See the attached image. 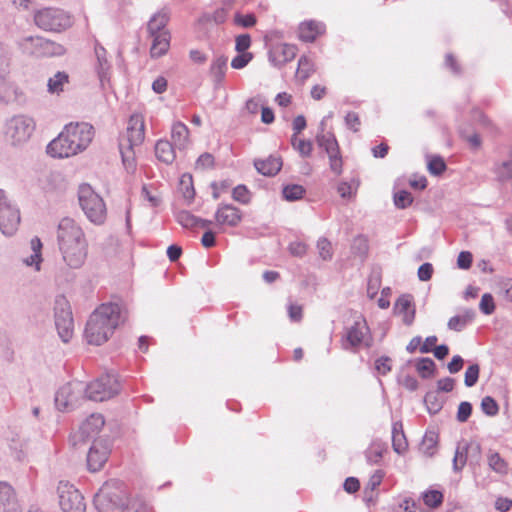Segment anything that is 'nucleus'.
I'll return each instance as SVG.
<instances>
[{"label": "nucleus", "mask_w": 512, "mask_h": 512, "mask_svg": "<svg viewBox=\"0 0 512 512\" xmlns=\"http://www.w3.org/2000/svg\"><path fill=\"white\" fill-rule=\"evenodd\" d=\"M59 249L87 241L82 228L71 218H63L58 225Z\"/></svg>", "instance_id": "4468645a"}, {"label": "nucleus", "mask_w": 512, "mask_h": 512, "mask_svg": "<svg viewBox=\"0 0 512 512\" xmlns=\"http://www.w3.org/2000/svg\"><path fill=\"white\" fill-rule=\"evenodd\" d=\"M395 313L402 315L403 323L410 326L415 318V308L410 295H401L394 305Z\"/></svg>", "instance_id": "b1692460"}, {"label": "nucleus", "mask_w": 512, "mask_h": 512, "mask_svg": "<svg viewBox=\"0 0 512 512\" xmlns=\"http://www.w3.org/2000/svg\"><path fill=\"white\" fill-rule=\"evenodd\" d=\"M25 42L29 44L30 53L36 57L60 56L65 53V48L61 44L40 36L28 37Z\"/></svg>", "instance_id": "f3484780"}, {"label": "nucleus", "mask_w": 512, "mask_h": 512, "mask_svg": "<svg viewBox=\"0 0 512 512\" xmlns=\"http://www.w3.org/2000/svg\"><path fill=\"white\" fill-rule=\"evenodd\" d=\"M488 466L494 472L505 475L508 472L507 462L500 456L498 452L490 451L487 457Z\"/></svg>", "instance_id": "ea45409f"}, {"label": "nucleus", "mask_w": 512, "mask_h": 512, "mask_svg": "<svg viewBox=\"0 0 512 512\" xmlns=\"http://www.w3.org/2000/svg\"><path fill=\"white\" fill-rule=\"evenodd\" d=\"M0 512H20L13 488L0 482Z\"/></svg>", "instance_id": "393cba45"}, {"label": "nucleus", "mask_w": 512, "mask_h": 512, "mask_svg": "<svg viewBox=\"0 0 512 512\" xmlns=\"http://www.w3.org/2000/svg\"><path fill=\"white\" fill-rule=\"evenodd\" d=\"M171 138L173 141V145L179 151H182L186 148L189 142V129L182 122H176L172 126Z\"/></svg>", "instance_id": "c85d7f7f"}, {"label": "nucleus", "mask_w": 512, "mask_h": 512, "mask_svg": "<svg viewBox=\"0 0 512 512\" xmlns=\"http://www.w3.org/2000/svg\"><path fill=\"white\" fill-rule=\"evenodd\" d=\"M231 61V66L234 69H242L253 59V54L250 52H239Z\"/></svg>", "instance_id": "6e6d98bb"}, {"label": "nucleus", "mask_w": 512, "mask_h": 512, "mask_svg": "<svg viewBox=\"0 0 512 512\" xmlns=\"http://www.w3.org/2000/svg\"><path fill=\"white\" fill-rule=\"evenodd\" d=\"M375 369L381 375L388 374L391 369V358L388 356H382L375 361Z\"/></svg>", "instance_id": "680f3d73"}, {"label": "nucleus", "mask_w": 512, "mask_h": 512, "mask_svg": "<svg viewBox=\"0 0 512 512\" xmlns=\"http://www.w3.org/2000/svg\"><path fill=\"white\" fill-rule=\"evenodd\" d=\"M31 250L33 251V254H31L28 258L24 260L25 264L27 266H33L35 265L36 270H40V263L42 261V242L40 238L33 237L30 241Z\"/></svg>", "instance_id": "72a5a7b5"}, {"label": "nucleus", "mask_w": 512, "mask_h": 512, "mask_svg": "<svg viewBox=\"0 0 512 512\" xmlns=\"http://www.w3.org/2000/svg\"><path fill=\"white\" fill-rule=\"evenodd\" d=\"M315 72L314 63L307 56L303 55L298 60L296 75L304 82Z\"/></svg>", "instance_id": "58836bf2"}, {"label": "nucleus", "mask_w": 512, "mask_h": 512, "mask_svg": "<svg viewBox=\"0 0 512 512\" xmlns=\"http://www.w3.org/2000/svg\"><path fill=\"white\" fill-rule=\"evenodd\" d=\"M416 370L422 378L427 379L434 376L436 364L431 358H420L416 363Z\"/></svg>", "instance_id": "a19ab883"}, {"label": "nucleus", "mask_w": 512, "mask_h": 512, "mask_svg": "<svg viewBox=\"0 0 512 512\" xmlns=\"http://www.w3.org/2000/svg\"><path fill=\"white\" fill-rule=\"evenodd\" d=\"M123 508L124 512H151L148 505L138 499L129 501Z\"/></svg>", "instance_id": "bf43d9fd"}, {"label": "nucleus", "mask_w": 512, "mask_h": 512, "mask_svg": "<svg viewBox=\"0 0 512 512\" xmlns=\"http://www.w3.org/2000/svg\"><path fill=\"white\" fill-rule=\"evenodd\" d=\"M323 32L324 25L314 20L301 23L298 29L299 38L304 42H313Z\"/></svg>", "instance_id": "bb28decb"}, {"label": "nucleus", "mask_w": 512, "mask_h": 512, "mask_svg": "<svg viewBox=\"0 0 512 512\" xmlns=\"http://www.w3.org/2000/svg\"><path fill=\"white\" fill-rule=\"evenodd\" d=\"M19 224V210L9 203L5 191L0 189V231L6 236H12Z\"/></svg>", "instance_id": "ddd939ff"}, {"label": "nucleus", "mask_w": 512, "mask_h": 512, "mask_svg": "<svg viewBox=\"0 0 512 512\" xmlns=\"http://www.w3.org/2000/svg\"><path fill=\"white\" fill-rule=\"evenodd\" d=\"M125 319V312L119 304H101L90 315L86 323L84 336L87 342L92 345H102Z\"/></svg>", "instance_id": "f257e3e1"}, {"label": "nucleus", "mask_w": 512, "mask_h": 512, "mask_svg": "<svg viewBox=\"0 0 512 512\" xmlns=\"http://www.w3.org/2000/svg\"><path fill=\"white\" fill-rule=\"evenodd\" d=\"M214 165V157L210 153L201 154L196 161V168L207 169Z\"/></svg>", "instance_id": "774afa93"}, {"label": "nucleus", "mask_w": 512, "mask_h": 512, "mask_svg": "<svg viewBox=\"0 0 512 512\" xmlns=\"http://www.w3.org/2000/svg\"><path fill=\"white\" fill-rule=\"evenodd\" d=\"M234 23L238 26L249 28L256 24V17L254 14L243 15L241 13H236L234 16Z\"/></svg>", "instance_id": "13d9d810"}, {"label": "nucleus", "mask_w": 512, "mask_h": 512, "mask_svg": "<svg viewBox=\"0 0 512 512\" xmlns=\"http://www.w3.org/2000/svg\"><path fill=\"white\" fill-rule=\"evenodd\" d=\"M251 45V37L249 34H240L236 37L235 49L237 52H246Z\"/></svg>", "instance_id": "69168bd1"}, {"label": "nucleus", "mask_w": 512, "mask_h": 512, "mask_svg": "<svg viewBox=\"0 0 512 512\" xmlns=\"http://www.w3.org/2000/svg\"><path fill=\"white\" fill-rule=\"evenodd\" d=\"M35 24L46 31L60 32L72 24L71 17L59 8H43L34 14Z\"/></svg>", "instance_id": "39448f33"}, {"label": "nucleus", "mask_w": 512, "mask_h": 512, "mask_svg": "<svg viewBox=\"0 0 512 512\" xmlns=\"http://www.w3.org/2000/svg\"><path fill=\"white\" fill-rule=\"evenodd\" d=\"M472 413V405L470 402L463 401L458 406L457 420L461 423L466 422Z\"/></svg>", "instance_id": "e2e57ef3"}, {"label": "nucleus", "mask_w": 512, "mask_h": 512, "mask_svg": "<svg viewBox=\"0 0 512 512\" xmlns=\"http://www.w3.org/2000/svg\"><path fill=\"white\" fill-rule=\"evenodd\" d=\"M481 410L487 416L493 417L498 414L499 406L491 396H485L481 401Z\"/></svg>", "instance_id": "09e8293b"}, {"label": "nucleus", "mask_w": 512, "mask_h": 512, "mask_svg": "<svg viewBox=\"0 0 512 512\" xmlns=\"http://www.w3.org/2000/svg\"><path fill=\"white\" fill-rule=\"evenodd\" d=\"M384 447L380 443H373L365 452L370 464H377L383 457Z\"/></svg>", "instance_id": "de8ad7c7"}, {"label": "nucleus", "mask_w": 512, "mask_h": 512, "mask_svg": "<svg viewBox=\"0 0 512 512\" xmlns=\"http://www.w3.org/2000/svg\"><path fill=\"white\" fill-rule=\"evenodd\" d=\"M55 326L59 337L64 343L69 342L73 335V317L69 302L64 296H59L55 300Z\"/></svg>", "instance_id": "9b49d317"}, {"label": "nucleus", "mask_w": 512, "mask_h": 512, "mask_svg": "<svg viewBox=\"0 0 512 512\" xmlns=\"http://www.w3.org/2000/svg\"><path fill=\"white\" fill-rule=\"evenodd\" d=\"M94 505L99 512H116L125 505L124 492L113 482H106L94 496Z\"/></svg>", "instance_id": "423d86ee"}, {"label": "nucleus", "mask_w": 512, "mask_h": 512, "mask_svg": "<svg viewBox=\"0 0 512 512\" xmlns=\"http://www.w3.org/2000/svg\"><path fill=\"white\" fill-rule=\"evenodd\" d=\"M144 137V120L141 115L134 114L128 121L126 133L119 140L122 162L128 172H134L136 168L134 148L143 143Z\"/></svg>", "instance_id": "7ed1b4c3"}, {"label": "nucleus", "mask_w": 512, "mask_h": 512, "mask_svg": "<svg viewBox=\"0 0 512 512\" xmlns=\"http://www.w3.org/2000/svg\"><path fill=\"white\" fill-rule=\"evenodd\" d=\"M35 128L32 118L19 115L12 117L6 124V137L13 145L26 142Z\"/></svg>", "instance_id": "f8f14e48"}, {"label": "nucleus", "mask_w": 512, "mask_h": 512, "mask_svg": "<svg viewBox=\"0 0 512 512\" xmlns=\"http://www.w3.org/2000/svg\"><path fill=\"white\" fill-rule=\"evenodd\" d=\"M152 38V45L150 48V55L153 58L163 56L169 49L170 46V34L169 32H161Z\"/></svg>", "instance_id": "7c9ffc66"}, {"label": "nucleus", "mask_w": 512, "mask_h": 512, "mask_svg": "<svg viewBox=\"0 0 512 512\" xmlns=\"http://www.w3.org/2000/svg\"><path fill=\"white\" fill-rule=\"evenodd\" d=\"M446 168V163L440 156H433L428 162V170L432 175L439 176Z\"/></svg>", "instance_id": "3c124183"}, {"label": "nucleus", "mask_w": 512, "mask_h": 512, "mask_svg": "<svg viewBox=\"0 0 512 512\" xmlns=\"http://www.w3.org/2000/svg\"><path fill=\"white\" fill-rule=\"evenodd\" d=\"M282 194L287 201H296L303 197L305 189L298 184H290L283 187Z\"/></svg>", "instance_id": "37998d69"}, {"label": "nucleus", "mask_w": 512, "mask_h": 512, "mask_svg": "<svg viewBox=\"0 0 512 512\" xmlns=\"http://www.w3.org/2000/svg\"><path fill=\"white\" fill-rule=\"evenodd\" d=\"M215 221L220 226L236 227L242 221V212L231 204H219Z\"/></svg>", "instance_id": "412c9836"}, {"label": "nucleus", "mask_w": 512, "mask_h": 512, "mask_svg": "<svg viewBox=\"0 0 512 512\" xmlns=\"http://www.w3.org/2000/svg\"><path fill=\"white\" fill-rule=\"evenodd\" d=\"M95 55L97 58L98 76H99L100 80L103 81L107 75V71L109 69V63L107 60V52H106L105 48L98 43L95 45Z\"/></svg>", "instance_id": "c9c22d12"}, {"label": "nucleus", "mask_w": 512, "mask_h": 512, "mask_svg": "<svg viewBox=\"0 0 512 512\" xmlns=\"http://www.w3.org/2000/svg\"><path fill=\"white\" fill-rule=\"evenodd\" d=\"M480 367L478 364H472L467 367L464 383L467 387H473L479 379Z\"/></svg>", "instance_id": "864d4df0"}, {"label": "nucleus", "mask_w": 512, "mask_h": 512, "mask_svg": "<svg viewBox=\"0 0 512 512\" xmlns=\"http://www.w3.org/2000/svg\"><path fill=\"white\" fill-rule=\"evenodd\" d=\"M180 190L182 195L188 201H191L195 196V190L193 187L192 176L190 174L182 175L180 179Z\"/></svg>", "instance_id": "a18cd8bd"}, {"label": "nucleus", "mask_w": 512, "mask_h": 512, "mask_svg": "<svg viewBox=\"0 0 512 512\" xmlns=\"http://www.w3.org/2000/svg\"><path fill=\"white\" fill-rule=\"evenodd\" d=\"M120 391V384L114 375L106 374L88 385H85V396L87 399L102 402L117 395Z\"/></svg>", "instance_id": "0eeeda50"}, {"label": "nucleus", "mask_w": 512, "mask_h": 512, "mask_svg": "<svg viewBox=\"0 0 512 512\" xmlns=\"http://www.w3.org/2000/svg\"><path fill=\"white\" fill-rule=\"evenodd\" d=\"M292 146L300 153L303 157H308L312 153V143L310 141L297 139L294 135L291 139Z\"/></svg>", "instance_id": "603ef678"}, {"label": "nucleus", "mask_w": 512, "mask_h": 512, "mask_svg": "<svg viewBox=\"0 0 512 512\" xmlns=\"http://www.w3.org/2000/svg\"><path fill=\"white\" fill-rule=\"evenodd\" d=\"M381 284V278L379 274H372L369 277L368 285H367V293L368 295L373 298L380 287Z\"/></svg>", "instance_id": "0e129e2a"}, {"label": "nucleus", "mask_w": 512, "mask_h": 512, "mask_svg": "<svg viewBox=\"0 0 512 512\" xmlns=\"http://www.w3.org/2000/svg\"><path fill=\"white\" fill-rule=\"evenodd\" d=\"M392 447L398 454H403L408 448V442L401 422H394L392 426Z\"/></svg>", "instance_id": "2f4dec72"}, {"label": "nucleus", "mask_w": 512, "mask_h": 512, "mask_svg": "<svg viewBox=\"0 0 512 512\" xmlns=\"http://www.w3.org/2000/svg\"><path fill=\"white\" fill-rule=\"evenodd\" d=\"M317 249L319 251V256L323 260L327 261V260L332 259V256H333L332 245H331V242L327 238L323 237L317 241Z\"/></svg>", "instance_id": "5fc2aeb1"}, {"label": "nucleus", "mask_w": 512, "mask_h": 512, "mask_svg": "<svg viewBox=\"0 0 512 512\" xmlns=\"http://www.w3.org/2000/svg\"><path fill=\"white\" fill-rule=\"evenodd\" d=\"M110 454V446L104 439L94 440L87 454V467L91 472L100 471Z\"/></svg>", "instance_id": "a211bd4d"}, {"label": "nucleus", "mask_w": 512, "mask_h": 512, "mask_svg": "<svg viewBox=\"0 0 512 512\" xmlns=\"http://www.w3.org/2000/svg\"><path fill=\"white\" fill-rule=\"evenodd\" d=\"M316 142L322 148L329 158V166L333 173L340 175L342 173V156L335 135L332 132H324V122H321V132L316 136Z\"/></svg>", "instance_id": "9d476101"}, {"label": "nucleus", "mask_w": 512, "mask_h": 512, "mask_svg": "<svg viewBox=\"0 0 512 512\" xmlns=\"http://www.w3.org/2000/svg\"><path fill=\"white\" fill-rule=\"evenodd\" d=\"M370 329L363 317L357 320L347 328L345 335L341 339V347L344 350L356 351L369 335Z\"/></svg>", "instance_id": "2eb2a0df"}, {"label": "nucleus", "mask_w": 512, "mask_h": 512, "mask_svg": "<svg viewBox=\"0 0 512 512\" xmlns=\"http://www.w3.org/2000/svg\"><path fill=\"white\" fill-rule=\"evenodd\" d=\"M169 21V13L162 9L154 14L147 24L149 36H155L161 32H168L165 27Z\"/></svg>", "instance_id": "c756f323"}, {"label": "nucleus", "mask_w": 512, "mask_h": 512, "mask_svg": "<svg viewBox=\"0 0 512 512\" xmlns=\"http://www.w3.org/2000/svg\"><path fill=\"white\" fill-rule=\"evenodd\" d=\"M156 158L165 163L172 164L176 158V148L168 140H158L155 144Z\"/></svg>", "instance_id": "cd10ccee"}, {"label": "nucleus", "mask_w": 512, "mask_h": 512, "mask_svg": "<svg viewBox=\"0 0 512 512\" xmlns=\"http://www.w3.org/2000/svg\"><path fill=\"white\" fill-rule=\"evenodd\" d=\"M232 197L235 201L247 204L250 201L249 191L245 185H238L233 189Z\"/></svg>", "instance_id": "052dcab7"}, {"label": "nucleus", "mask_w": 512, "mask_h": 512, "mask_svg": "<svg viewBox=\"0 0 512 512\" xmlns=\"http://www.w3.org/2000/svg\"><path fill=\"white\" fill-rule=\"evenodd\" d=\"M438 438L437 432L433 430L427 431L421 441L420 450L428 456H433L436 452Z\"/></svg>", "instance_id": "f704fd0d"}, {"label": "nucleus", "mask_w": 512, "mask_h": 512, "mask_svg": "<svg viewBox=\"0 0 512 512\" xmlns=\"http://www.w3.org/2000/svg\"><path fill=\"white\" fill-rule=\"evenodd\" d=\"M69 82V75L66 72L59 71L53 77L49 78L47 87L52 94H59L64 90V85Z\"/></svg>", "instance_id": "e433bc0d"}, {"label": "nucleus", "mask_w": 512, "mask_h": 512, "mask_svg": "<svg viewBox=\"0 0 512 512\" xmlns=\"http://www.w3.org/2000/svg\"><path fill=\"white\" fill-rule=\"evenodd\" d=\"M475 312L467 310L462 315H456L449 319L448 328L457 332L462 331L474 319Z\"/></svg>", "instance_id": "473e14b6"}, {"label": "nucleus", "mask_w": 512, "mask_h": 512, "mask_svg": "<svg viewBox=\"0 0 512 512\" xmlns=\"http://www.w3.org/2000/svg\"><path fill=\"white\" fill-rule=\"evenodd\" d=\"M78 200L84 214L92 223H104L107 215L106 205L90 185L82 184L79 187Z\"/></svg>", "instance_id": "20e7f679"}, {"label": "nucleus", "mask_w": 512, "mask_h": 512, "mask_svg": "<svg viewBox=\"0 0 512 512\" xmlns=\"http://www.w3.org/2000/svg\"><path fill=\"white\" fill-rule=\"evenodd\" d=\"M105 424L101 414H91L80 426L79 430L70 436L73 446L86 442L98 434Z\"/></svg>", "instance_id": "dca6fc26"}, {"label": "nucleus", "mask_w": 512, "mask_h": 512, "mask_svg": "<svg viewBox=\"0 0 512 512\" xmlns=\"http://www.w3.org/2000/svg\"><path fill=\"white\" fill-rule=\"evenodd\" d=\"M345 124L352 131H354V132L359 131L361 122H360V118H359L358 114L355 112L347 113V115L345 116Z\"/></svg>", "instance_id": "338daca9"}, {"label": "nucleus", "mask_w": 512, "mask_h": 512, "mask_svg": "<svg viewBox=\"0 0 512 512\" xmlns=\"http://www.w3.org/2000/svg\"><path fill=\"white\" fill-rule=\"evenodd\" d=\"M282 159L277 156H269L268 158L262 160V159H256L254 161V166L256 170L267 177L275 176L279 173V171L282 168Z\"/></svg>", "instance_id": "a878e982"}, {"label": "nucleus", "mask_w": 512, "mask_h": 512, "mask_svg": "<svg viewBox=\"0 0 512 512\" xmlns=\"http://www.w3.org/2000/svg\"><path fill=\"white\" fill-rule=\"evenodd\" d=\"M228 59L224 56L217 57L211 64L210 73L216 83L222 82L227 70Z\"/></svg>", "instance_id": "4c0bfd02"}, {"label": "nucleus", "mask_w": 512, "mask_h": 512, "mask_svg": "<svg viewBox=\"0 0 512 512\" xmlns=\"http://www.w3.org/2000/svg\"><path fill=\"white\" fill-rule=\"evenodd\" d=\"M58 502L63 512H86L83 495L73 484L60 481L57 485Z\"/></svg>", "instance_id": "6e6552de"}, {"label": "nucleus", "mask_w": 512, "mask_h": 512, "mask_svg": "<svg viewBox=\"0 0 512 512\" xmlns=\"http://www.w3.org/2000/svg\"><path fill=\"white\" fill-rule=\"evenodd\" d=\"M413 202V197L410 192L400 190L394 194V204L399 209H405Z\"/></svg>", "instance_id": "8fccbe9b"}, {"label": "nucleus", "mask_w": 512, "mask_h": 512, "mask_svg": "<svg viewBox=\"0 0 512 512\" xmlns=\"http://www.w3.org/2000/svg\"><path fill=\"white\" fill-rule=\"evenodd\" d=\"M470 453V456L473 457V455L476 456L475 462L478 463L480 459L481 454V446L478 443H471L466 444L463 447L460 445L457 446L455 450V455L453 458V470L455 472H460L463 467L465 466L468 454Z\"/></svg>", "instance_id": "5701e85b"}, {"label": "nucleus", "mask_w": 512, "mask_h": 512, "mask_svg": "<svg viewBox=\"0 0 512 512\" xmlns=\"http://www.w3.org/2000/svg\"><path fill=\"white\" fill-rule=\"evenodd\" d=\"M176 221L184 228H193L197 226L198 217L189 211L182 210L175 214Z\"/></svg>", "instance_id": "49530a36"}, {"label": "nucleus", "mask_w": 512, "mask_h": 512, "mask_svg": "<svg viewBox=\"0 0 512 512\" xmlns=\"http://www.w3.org/2000/svg\"><path fill=\"white\" fill-rule=\"evenodd\" d=\"M0 101L6 104L24 101V93L11 81L10 74L0 76Z\"/></svg>", "instance_id": "4be33fe9"}, {"label": "nucleus", "mask_w": 512, "mask_h": 512, "mask_svg": "<svg viewBox=\"0 0 512 512\" xmlns=\"http://www.w3.org/2000/svg\"><path fill=\"white\" fill-rule=\"evenodd\" d=\"M510 156L511 158L508 161L502 162L494 169L497 179L501 182L508 181L512 178V152Z\"/></svg>", "instance_id": "c03bdc74"}, {"label": "nucleus", "mask_w": 512, "mask_h": 512, "mask_svg": "<svg viewBox=\"0 0 512 512\" xmlns=\"http://www.w3.org/2000/svg\"><path fill=\"white\" fill-rule=\"evenodd\" d=\"M94 137L92 125L81 123L67 124L57 138L47 146V153L55 158H68L84 151Z\"/></svg>", "instance_id": "f03ea898"}, {"label": "nucleus", "mask_w": 512, "mask_h": 512, "mask_svg": "<svg viewBox=\"0 0 512 512\" xmlns=\"http://www.w3.org/2000/svg\"><path fill=\"white\" fill-rule=\"evenodd\" d=\"M87 248V241H82L79 244L61 248L60 251L63 260L70 268L79 269L83 266L87 258Z\"/></svg>", "instance_id": "6ab92c4d"}, {"label": "nucleus", "mask_w": 512, "mask_h": 512, "mask_svg": "<svg viewBox=\"0 0 512 512\" xmlns=\"http://www.w3.org/2000/svg\"><path fill=\"white\" fill-rule=\"evenodd\" d=\"M479 308L485 315H490L495 310L494 299L491 294L485 293L480 301Z\"/></svg>", "instance_id": "4d7b16f0"}, {"label": "nucleus", "mask_w": 512, "mask_h": 512, "mask_svg": "<svg viewBox=\"0 0 512 512\" xmlns=\"http://www.w3.org/2000/svg\"><path fill=\"white\" fill-rule=\"evenodd\" d=\"M85 384L81 381H71L61 386L55 394V405L59 411L73 409L78 402L86 398Z\"/></svg>", "instance_id": "1a4fd4ad"}, {"label": "nucleus", "mask_w": 512, "mask_h": 512, "mask_svg": "<svg viewBox=\"0 0 512 512\" xmlns=\"http://www.w3.org/2000/svg\"><path fill=\"white\" fill-rule=\"evenodd\" d=\"M297 54V47L287 43H277L271 46L268 56L275 67H282L292 61Z\"/></svg>", "instance_id": "aec40b11"}, {"label": "nucleus", "mask_w": 512, "mask_h": 512, "mask_svg": "<svg viewBox=\"0 0 512 512\" xmlns=\"http://www.w3.org/2000/svg\"><path fill=\"white\" fill-rule=\"evenodd\" d=\"M422 499L429 508H438L443 503V493L439 490H427L422 493Z\"/></svg>", "instance_id": "79ce46f5"}]
</instances>
